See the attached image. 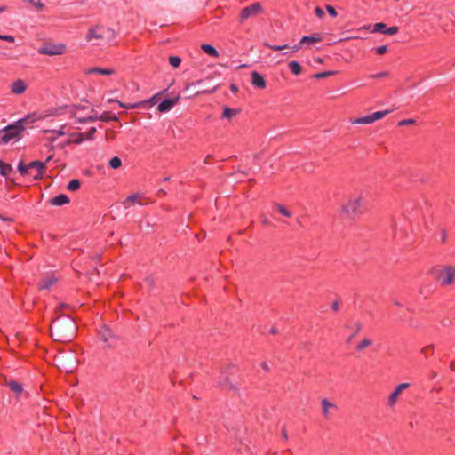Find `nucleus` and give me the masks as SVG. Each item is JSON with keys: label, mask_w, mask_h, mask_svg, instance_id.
I'll return each mask as SVG.
<instances>
[{"label": "nucleus", "mask_w": 455, "mask_h": 455, "mask_svg": "<svg viewBox=\"0 0 455 455\" xmlns=\"http://www.w3.org/2000/svg\"><path fill=\"white\" fill-rule=\"evenodd\" d=\"M76 323L74 319L66 316L62 320H56L51 326V335L55 341L69 342L76 334Z\"/></svg>", "instance_id": "nucleus-1"}, {"label": "nucleus", "mask_w": 455, "mask_h": 455, "mask_svg": "<svg viewBox=\"0 0 455 455\" xmlns=\"http://www.w3.org/2000/svg\"><path fill=\"white\" fill-rule=\"evenodd\" d=\"M116 37V32L111 28L101 25H94L89 28L85 39L100 45L101 42H110Z\"/></svg>", "instance_id": "nucleus-2"}, {"label": "nucleus", "mask_w": 455, "mask_h": 455, "mask_svg": "<svg viewBox=\"0 0 455 455\" xmlns=\"http://www.w3.org/2000/svg\"><path fill=\"white\" fill-rule=\"evenodd\" d=\"M36 120L34 115H28L25 118H22L13 124L8 125L0 131V133H4L2 136V141L8 143L11 140L20 137V132L24 130V124L27 123H33Z\"/></svg>", "instance_id": "nucleus-3"}, {"label": "nucleus", "mask_w": 455, "mask_h": 455, "mask_svg": "<svg viewBox=\"0 0 455 455\" xmlns=\"http://www.w3.org/2000/svg\"><path fill=\"white\" fill-rule=\"evenodd\" d=\"M363 196L362 194L351 196L347 204L342 206V212L347 215H358L361 213V207Z\"/></svg>", "instance_id": "nucleus-4"}, {"label": "nucleus", "mask_w": 455, "mask_h": 455, "mask_svg": "<svg viewBox=\"0 0 455 455\" xmlns=\"http://www.w3.org/2000/svg\"><path fill=\"white\" fill-rule=\"evenodd\" d=\"M436 280L442 285H450L455 280V267L453 266H445L443 269L436 272Z\"/></svg>", "instance_id": "nucleus-5"}, {"label": "nucleus", "mask_w": 455, "mask_h": 455, "mask_svg": "<svg viewBox=\"0 0 455 455\" xmlns=\"http://www.w3.org/2000/svg\"><path fill=\"white\" fill-rule=\"evenodd\" d=\"M67 46L64 44H45L38 49V52L43 55L56 56L66 52Z\"/></svg>", "instance_id": "nucleus-6"}, {"label": "nucleus", "mask_w": 455, "mask_h": 455, "mask_svg": "<svg viewBox=\"0 0 455 455\" xmlns=\"http://www.w3.org/2000/svg\"><path fill=\"white\" fill-rule=\"evenodd\" d=\"M390 113V110L378 111L368 116L352 119L351 123L354 124H369L379 119L385 117Z\"/></svg>", "instance_id": "nucleus-7"}, {"label": "nucleus", "mask_w": 455, "mask_h": 455, "mask_svg": "<svg viewBox=\"0 0 455 455\" xmlns=\"http://www.w3.org/2000/svg\"><path fill=\"white\" fill-rule=\"evenodd\" d=\"M100 340L106 347H114L117 341V336L108 327H102L99 331Z\"/></svg>", "instance_id": "nucleus-8"}, {"label": "nucleus", "mask_w": 455, "mask_h": 455, "mask_svg": "<svg viewBox=\"0 0 455 455\" xmlns=\"http://www.w3.org/2000/svg\"><path fill=\"white\" fill-rule=\"evenodd\" d=\"M263 9L259 3L256 2L252 4L244 7L241 12V21H243L249 18L255 17L260 14Z\"/></svg>", "instance_id": "nucleus-9"}, {"label": "nucleus", "mask_w": 455, "mask_h": 455, "mask_svg": "<svg viewBox=\"0 0 455 455\" xmlns=\"http://www.w3.org/2000/svg\"><path fill=\"white\" fill-rule=\"evenodd\" d=\"M28 87V84L22 79H16L10 84L9 88L12 94H23Z\"/></svg>", "instance_id": "nucleus-10"}, {"label": "nucleus", "mask_w": 455, "mask_h": 455, "mask_svg": "<svg viewBox=\"0 0 455 455\" xmlns=\"http://www.w3.org/2000/svg\"><path fill=\"white\" fill-rule=\"evenodd\" d=\"M409 387L408 383L399 384L395 389L389 395L387 403L393 407L397 403L401 393Z\"/></svg>", "instance_id": "nucleus-11"}, {"label": "nucleus", "mask_w": 455, "mask_h": 455, "mask_svg": "<svg viewBox=\"0 0 455 455\" xmlns=\"http://www.w3.org/2000/svg\"><path fill=\"white\" fill-rule=\"evenodd\" d=\"M28 167L29 170L35 169L37 172V174L34 177L35 180L42 179L46 169L45 163L40 161H33L29 163Z\"/></svg>", "instance_id": "nucleus-12"}, {"label": "nucleus", "mask_w": 455, "mask_h": 455, "mask_svg": "<svg viewBox=\"0 0 455 455\" xmlns=\"http://www.w3.org/2000/svg\"><path fill=\"white\" fill-rule=\"evenodd\" d=\"M180 100V96H177L173 99H167L163 100L157 107L159 112H167L171 110Z\"/></svg>", "instance_id": "nucleus-13"}, {"label": "nucleus", "mask_w": 455, "mask_h": 455, "mask_svg": "<svg viewBox=\"0 0 455 455\" xmlns=\"http://www.w3.org/2000/svg\"><path fill=\"white\" fill-rule=\"evenodd\" d=\"M264 45L270 48L273 51L290 50L291 52H296L299 50V44H295L293 46H290L288 44L275 45V44H270L268 43H264Z\"/></svg>", "instance_id": "nucleus-14"}, {"label": "nucleus", "mask_w": 455, "mask_h": 455, "mask_svg": "<svg viewBox=\"0 0 455 455\" xmlns=\"http://www.w3.org/2000/svg\"><path fill=\"white\" fill-rule=\"evenodd\" d=\"M251 84L259 89H264L266 87L264 77L256 71L251 72Z\"/></svg>", "instance_id": "nucleus-15"}, {"label": "nucleus", "mask_w": 455, "mask_h": 455, "mask_svg": "<svg viewBox=\"0 0 455 455\" xmlns=\"http://www.w3.org/2000/svg\"><path fill=\"white\" fill-rule=\"evenodd\" d=\"M50 203L55 206H61L69 203V198L65 194H60L50 200Z\"/></svg>", "instance_id": "nucleus-16"}, {"label": "nucleus", "mask_w": 455, "mask_h": 455, "mask_svg": "<svg viewBox=\"0 0 455 455\" xmlns=\"http://www.w3.org/2000/svg\"><path fill=\"white\" fill-rule=\"evenodd\" d=\"M57 282V278L49 275L44 277L39 283V290H48L50 287Z\"/></svg>", "instance_id": "nucleus-17"}, {"label": "nucleus", "mask_w": 455, "mask_h": 455, "mask_svg": "<svg viewBox=\"0 0 455 455\" xmlns=\"http://www.w3.org/2000/svg\"><path fill=\"white\" fill-rule=\"evenodd\" d=\"M322 40V38L319 36H316V35H313V36H303L299 43L298 44H299V47L302 45V44H307V45H310V44H313L315 43H318Z\"/></svg>", "instance_id": "nucleus-18"}, {"label": "nucleus", "mask_w": 455, "mask_h": 455, "mask_svg": "<svg viewBox=\"0 0 455 455\" xmlns=\"http://www.w3.org/2000/svg\"><path fill=\"white\" fill-rule=\"evenodd\" d=\"M86 74H100L104 76H109L115 74V70L113 68H89L86 71Z\"/></svg>", "instance_id": "nucleus-19"}, {"label": "nucleus", "mask_w": 455, "mask_h": 455, "mask_svg": "<svg viewBox=\"0 0 455 455\" xmlns=\"http://www.w3.org/2000/svg\"><path fill=\"white\" fill-rule=\"evenodd\" d=\"M322 407H323V415L324 418H328L330 414V410L336 408V405L332 403H331L326 398L323 399L322 402Z\"/></svg>", "instance_id": "nucleus-20"}, {"label": "nucleus", "mask_w": 455, "mask_h": 455, "mask_svg": "<svg viewBox=\"0 0 455 455\" xmlns=\"http://www.w3.org/2000/svg\"><path fill=\"white\" fill-rule=\"evenodd\" d=\"M6 385L13 393L18 395H20L23 391L22 385L15 380H8L6 381Z\"/></svg>", "instance_id": "nucleus-21"}, {"label": "nucleus", "mask_w": 455, "mask_h": 455, "mask_svg": "<svg viewBox=\"0 0 455 455\" xmlns=\"http://www.w3.org/2000/svg\"><path fill=\"white\" fill-rule=\"evenodd\" d=\"M201 49L208 55L212 56V57H215V58H218L219 57V52L211 44H204L201 45Z\"/></svg>", "instance_id": "nucleus-22"}, {"label": "nucleus", "mask_w": 455, "mask_h": 455, "mask_svg": "<svg viewBox=\"0 0 455 455\" xmlns=\"http://www.w3.org/2000/svg\"><path fill=\"white\" fill-rule=\"evenodd\" d=\"M13 171L12 166L0 160V173L4 177H7Z\"/></svg>", "instance_id": "nucleus-23"}, {"label": "nucleus", "mask_w": 455, "mask_h": 455, "mask_svg": "<svg viewBox=\"0 0 455 455\" xmlns=\"http://www.w3.org/2000/svg\"><path fill=\"white\" fill-rule=\"evenodd\" d=\"M220 385L223 387L228 388V390H237L235 383L232 382L230 379L228 377L225 378L224 380L220 383Z\"/></svg>", "instance_id": "nucleus-24"}, {"label": "nucleus", "mask_w": 455, "mask_h": 455, "mask_svg": "<svg viewBox=\"0 0 455 455\" xmlns=\"http://www.w3.org/2000/svg\"><path fill=\"white\" fill-rule=\"evenodd\" d=\"M141 199V196L138 195V194H133L132 196H130L126 201L124 202V204H138L140 205H143L144 203H142L140 201Z\"/></svg>", "instance_id": "nucleus-25"}, {"label": "nucleus", "mask_w": 455, "mask_h": 455, "mask_svg": "<svg viewBox=\"0 0 455 455\" xmlns=\"http://www.w3.org/2000/svg\"><path fill=\"white\" fill-rule=\"evenodd\" d=\"M98 120L102 122H108L111 120L116 121L117 116L115 115H111L109 112H104L102 115L98 116Z\"/></svg>", "instance_id": "nucleus-26"}, {"label": "nucleus", "mask_w": 455, "mask_h": 455, "mask_svg": "<svg viewBox=\"0 0 455 455\" xmlns=\"http://www.w3.org/2000/svg\"><path fill=\"white\" fill-rule=\"evenodd\" d=\"M289 67H290L291 71L294 75H299L302 71V68H301L300 64L299 62H297V61H291L289 63Z\"/></svg>", "instance_id": "nucleus-27"}, {"label": "nucleus", "mask_w": 455, "mask_h": 455, "mask_svg": "<svg viewBox=\"0 0 455 455\" xmlns=\"http://www.w3.org/2000/svg\"><path fill=\"white\" fill-rule=\"evenodd\" d=\"M239 112H240L239 109H233V108H229L228 107H226L224 108L223 117L230 119L234 116L237 115Z\"/></svg>", "instance_id": "nucleus-28"}, {"label": "nucleus", "mask_w": 455, "mask_h": 455, "mask_svg": "<svg viewBox=\"0 0 455 455\" xmlns=\"http://www.w3.org/2000/svg\"><path fill=\"white\" fill-rule=\"evenodd\" d=\"M80 186H81L80 180L74 179V180H70L69 183L68 184V189L70 191H76L80 188Z\"/></svg>", "instance_id": "nucleus-29"}, {"label": "nucleus", "mask_w": 455, "mask_h": 455, "mask_svg": "<svg viewBox=\"0 0 455 455\" xmlns=\"http://www.w3.org/2000/svg\"><path fill=\"white\" fill-rule=\"evenodd\" d=\"M387 30V26L385 23L383 22H379V23H376L373 25V28L371 30L372 33H377V32H380V33H384V31Z\"/></svg>", "instance_id": "nucleus-30"}, {"label": "nucleus", "mask_w": 455, "mask_h": 455, "mask_svg": "<svg viewBox=\"0 0 455 455\" xmlns=\"http://www.w3.org/2000/svg\"><path fill=\"white\" fill-rule=\"evenodd\" d=\"M18 171L21 175H28L29 174V167L28 164H25L22 161L20 162L18 165Z\"/></svg>", "instance_id": "nucleus-31"}, {"label": "nucleus", "mask_w": 455, "mask_h": 455, "mask_svg": "<svg viewBox=\"0 0 455 455\" xmlns=\"http://www.w3.org/2000/svg\"><path fill=\"white\" fill-rule=\"evenodd\" d=\"M122 162L121 159L117 156H115L109 160V165L113 169H117L121 166Z\"/></svg>", "instance_id": "nucleus-32"}, {"label": "nucleus", "mask_w": 455, "mask_h": 455, "mask_svg": "<svg viewBox=\"0 0 455 455\" xmlns=\"http://www.w3.org/2000/svg\"><path fill=\"white\" fill-rule=\"evenodd\" d=\"M169 63L173 68H178L181 63V59L178 56H171L169 57Z\"/></svg>", "instance_id": "nucleus-33"}, {"label": "nucleus", "mask_w": 455, "mask_h": 455, "mask_svg": "<svg viewBox=\"0 0 455 455\" xmlns=\"http://www.w3.org/2000/svg\"><path fill=\"white\" fill-rule=\"evenodd\" d=\"M336 73H337L336 71H325V72H321V73L315 74L314 76V77L316 79H321V78H325L330 76L335 75Z\"/></svg>", "instance_id": "nucleus-34"}, {"label": "nucleus", "mask_w": 455, "mask_h": 455, "mask_svg": "<svg viewBox=\"0 0 455 455\" xmlns=\"http://www.w3.org/2000/svg\"><path fill=\"white\" fill-rule=\"evenodd\" d=\"M276 207H277V210L279 211V212L281 214H283V216H285V217L291 216V212L285 206H283L282 204H277Z\"/></svg>", "instance_id": "nucleus-35"}, {"label": "nucleus", "mask_w": 455, "mask_h": 455, "mask_svg": "<svg viewBox=\"0 0 455 455\" xmlns=\"http://www.w3.org/2000/svg\"><path fill=\"white\" fill-rule=\"evenodd\" d=\"M371 345V340L369 339H363L357 346L358 350H363Z\"/></svg>", "instance_id": "nucleus-36"}, {"label": "nucleus", "mask_w": 455, "mask_h": 455, "mask_svg": "<svg viewBox=\"0 0 455 455\" xmlns=\"http://www.w3.org/2000/svg\"><path fill=\"white\" fill-rule=\"evenodd\" d=\"M92 112L93 113V115L89 116L88 117H84V118L78 119V121H79L80 123H86V122H91V121H97V120H98V115H97L96 113H94V110H92Z\"/></svg>", "instance_id": "nucleus-37"}, {"label": "nucleus", "mask_w": 455, "mask_h": 455, "mask_svg": "<svg viewBox=\"0 0 455 455\" xmlns=\"http://www.w3.org/2000/svg\"><path fill=\"white\" fill-rule=\"evenodd\" d=\"M399 31V28L397 26H392L388 28H387L386 31H384V34L387 35H395Z\"/></svg>", "instance_id": "nucleus-38"}, {"label": "nucleus", "mask_w": 455, "mask_h": 455, "mask_svg": "<svg viewBox=\"0 0 455 455\" xmlns=\"http://www.w3.org/2000/svg\"><path fill=\"white\" fill-rule=\"evenodd\" d=\"M387 52V45H381L376 48V53L382 55L385 54Z\"/></svg>", "instance_id": "nucleus-39"}, {"label": "nucleus", "mask_w": 455, "mask_h": 455, "mask_svg": "<svg viewBox=\"0 0 455 455\" xmlns=\"http://www.w3.org/2000/svg\"><path fill=\"white\" fill-rule=\"evenodd\" d=\"M0 40L7 41L9 43H13L15 41L14 36L9 35H0Z\"/></svg>", "instance_id": "nucleus-40"}, {"label": "nucleus", "mask_w": 455, "mask_h": 455, "mask_svg": "<svg viewBox=\"0 0 455 455\" xmlns=\"http://www.w3.org/2000/svg\"><path fill=\"white\" fill-rule=\"evenodd\" d=\"M326 11L328 12V13L332 16V17H336L338 15L336 10L334 9L333 6L331 5H326Z\"/></svg>", "instance_id": "nucleus-41"}, {"label": "nucleus", "mask_w": 455, "mask_h": 455, "mask_svg": "<svg viewBox=\"0 0 455 455\" xmlns=\"http://www.w3.org/2000/svg\"><path fill=\"white\" fill-rule=\"evenodd\" d=\"M95 132H96V128L92 127V128H90V130L87 132V133H86V135H85V136H86V138H87L88 140H92V139H93V136H94V133H95Z\"/></svg>", "instance_id": "nucleus-42"}, {"label": "nucleus", "mask_w": 455, "mask_h": 455, "mask_svg": "<svg viewBox=\"0 0 455 455\" xmlns=\"http://www.w3.org/2000/svg\"><path fill=\"white\" fill-rule=\"evenodd\" d=\"M387 76H388V73L387 71H383L379 74L372 75V76H371V78H384V77H387Z\"/></svg>", "instance_id": "nucleus-43"}, {"label": "nucleus", "mask_w": 455, "mask_h": 455, "mask_svg": "<svg viewBox=\"0 0 455 455\" xmlns=\"http://www.w3.org/2000/svg\"><path fill=\"white\" fill-rule=\"evenodd\" d=\"M315 14H316V16H317L318 18H320V19L323 18V16H324V12H323V10L322 8H320V7H316V8H315Z\"/></svg>", "instance_id": "nucleus-44"}, {"label": "nucleus", "mask_w": 455, "mask_h": 455, "mask_svg": "<svg viewBox=\"0 0 455 455\" xmlns=\"http://www.w3.org/2000/svg\"><path fill=\"white\" fill-rule=\"evenodd\" d=\"M415 121L413 119H405L401 122H399V125H407V124H412Z\"/></svg>", "instance_id": "nucleus-45"}, {"label": "nucleus", "mask_w": 455, "mask_h": 455, "mask_svg": "<svg viewBox=\"0 0 455 455\" xmlns=\"http://www.w3.org/2000/svg\"><path fill=\"white\" fill-rule=\"evenodd\" d=\"M84 139V133H79L78 138L74 140V143L80 144Z\"/></svg>", "instance_id": "nucleus-46"}, {"label": "nucleus", "mask_w": 455, "mask_h": 455, "mask_svg": "<svg viewBox=\"0 0 455 455\" xmlns=\"http://www.w3.org/2000/svg\"><path fill=\"white\" fill-rule=\"evenodd\" d=\"M331 309H332L333 311H336V312H337V311H339V302H338V301H334V302L332 303V305H331Z\"/></svg>", "instance_id": "nucleus-47"}, {"label": "nucleus", "mask_w": 455, "mask_h": 455, "mask_svg": "<svg viewBox=\"0 0 455 455\" xmlns=\"http://www.w3.org/2000/svg\"><path fill=\"white\" fill-rule=\"evenodd\" d=\"M446 237H447V232L444 229H443L441 231V238H442L443 243L446 242Z\"/></svg>", "instance_id": "nucleus-48"}, {"label": "nucleus", "mask_w": 455, "mask_h": 455, "mask_svg": "<svg viewBox=\"0 0 455 455\" xmlns=\"http://www.w3.org/2000/svg\"><path fill=\"white\" fill-rule=\"evenodd\" d=\"M64 127L65 126H62L59 131H52V132H55L59 136H62L65 134Z\"/></svg>", "instance_id": "nucleus-49"}, {"label": "nucleus", "mask_w": 455, "mask_h": 455, "mask_svg": "<svg viewBox=\"0 0 455 455\" xmlns=\"http://www.w3.org/2000/svg\"><path fill=\"white\" fill-rule=\"evenodd\" d=\"M433 348H434L433 345H429V346L423 347L421 349V352L425 354L427 352V350H433Z\"/></svg>", "instance_id": "nucleus-50"}, {"label": "nucleus", "mask_w": 455, "mask_h": 455, "mask_svg": "<svg viewBox=\"0 0 455 455\" xmlns=\"http://www.w3.org/2000/svg\"><path fill=\"white\" fill-rule=\"evenodd\" d=\"M139 106V103H135V104H125V108L126 109H131V108H134L136 107Z\"/></svg>", "instance_id": "nucleus-51"}, {"label": "nucleus", "mask_w": 455, "mask_h": 455, "mask_svg": "<svg viewBox=\"0 0 455 455\" xmlns=\"http://www.w3.org/2000/svg\"><path fill=\"white\" fill-rule=\"evenodd\" d=\"M230 90H231L233 92H238V86H237V85H235V84H232L230 85Z\"/></svg>", "instance_id": "nucleus-52"}, {"label": "nucleus", "mask_w": 455, "mask_h": 455, "mask_svg": "<svg viewBox=\"0 0 455 455\" xmlns=\"http://www.w3.org/2000/svg\"><path fill=\"white\" fill-rule=\"evenodd\" d=\"M261 366H262V368H263L265 371H269V366L267 365V363H265V362H264V363H261Z\"/></svg>", "instance_id": "nucleus-53"}, {"label": "nucleus", "mask_w": 455, "mask_h": 455, "mask_svg": "<svg viewBox=\"0 0 455 455\" xmlns=\"http://www.w3.org/2000/svg\"><path fill=\"white\" fill-rule=\"evenodd\" d=\"M282 434H283V436L285 439H288V435H287V432H286V430H285V429H283Z\"/></svg>", "instance_id": "nucleus-54"}, {"label": "nucleus", "mask_w": 455, "mask_h": 455, "mask_svg": "<svg viewBox=\"0 0 455 455\" xmlns=\"http://www.w3.org/2000/svg\"><path fill=\"white\" fill-rule=\"evenodd\" d=\"M65 307H66V305H64V304H60V305L56 308V310H57V311H59V310H60V309L64 308Z\"/></svg>", "instance_id": "nucleus-55"}, {"label": "nucleus", "mask_w": 455, "mask_h": 455, "mask_svg": "<svg viewBox=\"0 0 455 455\" xmlns=\"http://www.w3.org/2000/svg\"><path fill=\"white\" fill-rule=\"evenodd\" d=\"M355 327H356V331H358L360 329H361V323H357L355 324Z\"/></svg>", "instance_id": "nucleus-56"}, {"label": "nucleus", "mask_w": 455, "mask_h": 455, "mask_svg": "<svg viewBox=\"0 0 455 455\" xmlns=\"http://www.w3.org/2000/svg\"><path fill=\"white\" fill-rule=\"evenodd\" d=\"M118 105L124 108H125V104L121 102V101H117Z\"/></svg>", "instance_id": "nucleus-57"}, {"label": "nucleus", "mask_w": 455, "mask_h": 455, "mask_svg": "<svg viewBox=\"0 0 455 455\" xmlns=\"http://www.w3.org/2000/svg\"><path fill=\"white\" fill-rule=\"evenodd\" d=\"M270 331H271L272 333H274V334L277 332L276 329H275V328H272Z\"/></svg>", "instance_id": "nucleus-58"}, {"label": "nucleus", "mask_w": 455, "mask_h": 455, "mask_svg": "<svg viewBox=\"0 0 455 455\" xmlns=\"http://www.w3.org/2000/svg\"><path fill=\"white\" fill-rule=\"evenodd\" d=\"M316 61L319 62V63H322L323 62V60L321 58H317L316 59Z\"/></svg>", "instance_id": "nucleus-59"}, {"label": "nucleus", "mask_w": 455, "mask_h": 455, "mask_svg": "<svg viewBox=\"0 0 455 455\" xmlns=\"http://www.w3.org/2000/svg\"><path fill=\"white\" fill-rule=\"evenodd\" d=\"M5 10L4 6L0 7V12H4Z\"/></svg>", "instance_id": "nucleus-60"}, {"label": "nucleus", "mask_w": 455, "mask_h": 455, "mask_svg": "<svg viewBox=\"0 0 455 455\" xmlns=\"http://www.w3.org/2000/svg\"><path fill=\"white\" fill-rule=\"evenodd\" d=\"M211 157V156H208L205 159H204V162L207 163V161H209V158Z\"/></svg>", "instance_id": "nucleus-61"}, {"label": "nucleus", "mask_w": 455, "mask_h": 455, "mask_svg": "<svg viewBox=\"0 0 455 455\" xmlns=\"http://www.w3.org/2000/svg\"><path fill=\"white\" fill-rule=\"evenodd\" d=\"M164 181H168V180H170V178H169V177H165V178L164 179Z\"/></svg>", "instance_id": "nucleus-62"}, {"label": "nucleus", "mask_w": 455, "mask_h": 455, "mask_svg": "<svg viewBox=\"0 0 455 455\" xmlns=\"http://www.w3.org/2000/svg\"><path fill=\"white\" fill-rule=\"evenodd\" d=\"M156 98V95L153 96L152 99L150 100L151 101H155V99Z\"/></svg>", "instance_id": "nucleus-63"}, {"label": "nucleus", "mask_w": 455, "mask_h": 455, "mask_svg": "<svg viewBox=\"0 0 455 455\" xmlns=\"http://www.w3.org/2000/svg\"><path fill=\"white\" fill-rule=\"evenodd\" d=\"M159 193H161V194L164 195V194H165V191L162 189V190H160V191H159Z\"/></svg>", "instance_id": "nucleus-64"}]
</instances>
